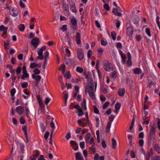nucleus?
<instances>
[{"label":"nucleus","mask_w":160,"mask_h":160,"mask_svg":"<svg viewBox=\"0 0 160 160\" xmlns=\"http://www.w3.org/2000/svg\"><path fill=\"white\" fill-rule=\"evenodd\" d=\"M22 73L23 74H25L28 73L26 70V67L25 66H23L22 68Z\"/></svg>","instance_id":"57"},{"label":"nucleus","mask_w":160,"mask_h":160,"mask_svg":"<svg viewBox=\"0 0 160 160\" xmlns=\"http://www.w3.org/2000/svg\"><path fill=\"white\" fill-rule=\"evenodd\" d=\"M145 160H150V154L148 152L146 154Z\"/></svg>","instance_id":"52"},{"label":"nucleus","mask_w":160,"mask_h":160,"mask_svg":"<svg viewBox=\"0 0 160 160\" xmlns=\"http://www.w3.org/2000/svg\"><path fill=\"white\" fill-rule=\"evenodd\" d=\"M89 143L91 145H95V143L94 142V138H92L90 141H89Z\"/></svg>","instance_id":"56"},{"label":"nucleus","mask_w":160,"mask_h":160,"mask_svg":"<svg viewBox=\"0 0 160 160\" xmlns=\"http://www.w3.org/2000/svg\"><path fill=\"white\" fill-rule=\"evenodd\" d=\"M121 107V104L118 102H117L115 105V108L116 110H119Z\"/></svg>","instance_id":"32"},{"label":"nucleus","mask_w":160,"mask_h":160,"mask_svg":"<svg viewBox=\"0 0 160 160\" xmlns=\"http://www.w3.org/2000/svg\"><path fill=\"white\" fill-rule=\"evenodd\" d=\"M33 72L34 73V74H38L40 73V71L39 69L37 68L34 69L33 70Z\"/></svg>","instance_id":"51"},{"label":"nucleus","mask_w":160,"mask_h":160,"mask_svg":"<svg viewBox=\"0 0 160 160\" xmlns=\"http://www.w3.org/2000/svg\"><path fill=\"white\" fill-rule=\"evenodd\" d=\"M111 76L112 78H115L117 77L116 72L115 71H113V72H112Z\"/></svg>","instance_id":"64"},{"label":"nucleus","mask_w":160,"mask_h":160,"mask_svg":"<svg viewBox=\"0 0 160 160\" xmlns=\"http://www.w3.org/2000/svg\"><path fill=\"white\" fill-rule=\"evenodd\" d=\"M103 68L105 70L109 71L113 70L112 66L110 63L107 60H105L103 62Z\"/></svg>","instance_id":"2"},{"label":"nucleus","mask_w":160,"mask_h":160,"mask_svg":"<svg viewBox=\"0 0 160 160\" xmlns=\"http://www.w3.org/2000/svg\"><path fill=\"white\" fill-rule=\"evenodd\" d=\"M70 144L72 146V147L73 148V149L75 151H76L78 150V147L75 141L73 140L70 141Z\"/></svg>","instance_id":"12"},{"label":"nucleus","mask_w":160,"mask_h":160,"mask_svg":"<svg viewBox=\"0 0 160 160\" xmlns=\"http://www.w3.org/2000/svg\"><path fill=\"white\" fill-rule=\"evenodd\" d=\"M63 8L64 13L68 15L69 12L68 5L66 3H63Z\"/></svg>","instance_id":"9"},{"label":"nucleus","mask_w":160,"mask_h":160,"mask_svg":"<svg viewBox=\"0 0 160 160\" xmlns=\"http://www.w3.org/2000/svg\"><path fill=\"white\" fill-rule=\"evenodd\" d=\"M133 32V27L132 25L127 27V34L129 36H131Z\"/></svg>","instance_id":"8"},{"label":"nucleus","mask_w":160,"mask_h":160,"mask_svg":"<svg viewBox=\"0 0 160 160\" xmlns=\"http://www.w3.org/2000/svg\"><path fill=\"white\" fill-rule=\"evenodd\" d=\"M95 121L96 122V123L95 124L96 127L97 128H98L99 127V120L98 118H95Z\"/></svg>","instance_id":"47"},{"label":"nucleus","mask_w":160,"mask_h":160,"mask_svg":"<svg viewBox=\"0 0 160 160\" xmlns=\"http://www.w3.org/2000/svg\"><path fill=\"white\" fill-rule=\"evenodd\" d=\"M75 39L78 45L80 44L81 43L80 40L81 37L79 33L78 32L76 33Z\"/></svg>","instance_id":"13"},{"label":"nucleus","mask_w":160,"mask_h":160,"mask_svg":"<svg viewBox=\"0 0 160 160\" xmlns=\"http://www.w3.org/2000/svg\"><path fill=\"white\" fill-rule=\"evenodd\" d=\"M32 78L34 79L36 82H39L41 80V77L40 75L35 76L34 74H32Z\"/></svg>","instance_id":"16"},{"label":"nucleus","mask_w":160,"mask_h":160,"mask_svg":"<svg viewBox=\"0 0 160 160\" xmlns=\"http://www.w3.org/2000/svg\"><path fill=\"white\" fill-rule=\"evenodd\" d=\"M132 20L133 23L135 24H137L139 22V18L137 15H132Z\"/></svg>","instance_id":"10"},{"label":"nucleus","mask_w":160,"mask_h":160,"mask_svg":"<svg viewBox=\"0 0 160 160\" xmlns=\"http://www.w3.org/2000/svg\"><path fill=\"white\" fill-rule=\"evenodd\" d=\"M29 77V75L28 73H26L25 74H23L21 78L22 80H25V78H28Z\"/></svg>","instance_id":"44"},{"label":"nucleus","mask_w":160,"mask_h":160,"mask_svg":"<svg viewBox=\"0 0 160 160\" xmlns=\"http://www.w3.org/2000/svg\"><path fill=\"white\" fill-rule=\"evenodd\" d=\"M49 132L48 131H47L46 132L45 134L44 135V137L46 140H47L49 136Z\"/></svg>","instance_id":"58"},{"label":"nucleus","mask_w":160,"mask_h":160,"mask_svg":"<svg viewBox=\"0 0 160 160\" xmlns=\"http://www.w3.org/2000/svg\"><path fill=\"white\" fill-rule=\"evenodd\" d=\"M125 89L124 88H120L118 90V95L122 97L124 95L125 93Z\"/></svg>","instance_id":"18"},{"label":"nucleus","mask_w":160,"mask_h":160,"mask_svg":"<svg viewBox=\"0 0 160 160\" xmlns=\"http://www.w3.org/2000/svg\"><path fill=\"white\" fill-rule=\"evenodd\" d=\"M18 28L20 31H23L25 29V25L24 24H20L18 26Z\"/></svg>","instance_id":"24"},{"label":"nucleus","mask_w":160,"mask_h":160,"mask_svg":"<svg viewBox=\"0 0 160 160\" xmlns=\"http://www.w3.org/2000/svg\"><path fill=\"white\" fill-rule=\"evenodd\" d=\"M8 29L7 27H5L3 25L0 26V31H3L2 34L3 35H5L7 33Z\"/></svg>","instance_id":"14"},{"label":"nucleus","mask_w":160,"mask_h":160,"mask_svg":"<svg viewBox=\"0 0 160 160\" xmlns=\"http://www.w3.org/2000/svg\"><path fill=\"white\" fill-rule=\"evenodd\" d=\"M38 49L39 50L38 51H37V52L38 55V57L37 58L38 59L41 60L43 59V56L42 55L43 51H42V50H40L39 49Z\"/></svg>","instance_id":"19"},{"label":"nucleus","mask_w":160,"mask_h":160,"mask_svg":"<svg viewBox=\"0 0 160 160\" xmlns=\"http://www.w3.org/2000/svg\"><path fill=\"white\" fill-rule=\"evenodd\" d=\"M112 12L116 16L120 17L122 15V14L119 12H118L116 9L113 8L112 10Z\"/></svg>","instance_id":"21"},{"label":"nucleus","mask_w":160,"mask_h":160,"mask_svg":"<svg viewBox=\"0 0 160 160\" xmlns=\"http://www.w3.org/2000/svg\"><path fill=\"white\" fill-rule=\"evenodd\" d=\"M101 90L104 94L106 93L107 92V90L106 88H105L104 86H101L100 87Z\"/></svg>","instance_id":"45"},{"label":"nucleus","mask_w":160,"mask_h":160,"mask_svg":"<svg viewBox=\"0 0 160 160\" xmlns=\"http://www.w3.org/2000/svg\"><path fill=\"white\" fill-rule=\"evenodd\" d=\"M7 8L9 10L10 14L14 17L18 16V9L13 7H8Z\"/></svg>","instance_id":"3"},{"label":"nucleus","mask_w":160,"mask_h":160,"mask_svg":"<svg viewBox=\"0 0 160 160\" xmlns=\"http://www.w3.org/2000/svg\"><path fill=\"white\" fill-rule=\"evenodd\" d=\"M117 48L119 49V48H122V45L121 43V42H118L117 43Z\"/></svg>","instance_id":"62"},{"label":"nucleus","mask_w":160,"mask_h":160,"mask_svg":"<svg viewBox=\"0 0 160 160\" xmlns=\"http://www.w3.org/2000/svg\"><path fill=\"white\" fill-rule=\"evenodd\" d=\"M78 116H81L83 115V113L81 109H79L78 110Z\"/></svg>","instance_id":"63"},{"label":"nucleus","mask_w":160,"mask_h":160,"mask_svg":"<svg viewBox=\"0 0 160 160\" xmlns=\"http://www.w3.org/2000/svg\"><path fill=\"white\" fill-rule=\"evenodd\" d=\"M110 103L109 102H106L102 106V108L103 109L106 108L109 105Z\"/></svg>","instance_id":"43"},{"label":"nucleus","mask_w":160,"mask_h":160,"mask_svg":"<svg viewBox=\"0 0 160 160\" xmlns=\"http://www.w3.org/2000/svg\"><path fill=\"white\" fill-rule=\"evenodd\" d=\"M122 58V62L123 64H125L126 62V57L125 55L121 56Z\"/></svg>","instance_id":"36"},{"label":"nucleus","mask_w":160,"mask_h":160,"mask_svg":"<svg viewBox=\"0 0 160 160\" xmlns=\"http://www.w3.org/2000/svg\"><path fill=\"white\" fill-rule=\"evenodd\" d=\"M25 108H26L25 110V114L27 117L28 118V120H29L30 117L29 116V114H30V111L29 109V108L27 107H25Z\"/></svg>","instance_id":"23"},{"label":"nucleus","mask_w":160,"mask_h":160,"mask_svg":"<svg viewBox=\"0 0 160 160\" xmlns=\"http://www.w3.org/2000/svg\"><path fill=\"white\" fill-rule=\"evenodd\" d=\"M21 86L22 88H26L28 87V83L27 82H24L21 83Z\"/></svg>","instance_id":"35"},{"label":"nucleus","mask_w":160,"mask_h":160,"mask_svg":"<svg viewBox=\"0 0 160 160\" xmlns=\"http://www.w3.org/2000/svg\"><path fill=\"white\" fill-rule=\"evenodd\" d=\"M67 41L68 42V44L69 46L71 45L72 42L71 37H70L67 34L66 35Z\"/></svg>","instance_id":"27"},{"label":"nucleus","mask_w":160,"mask_h":160,"mask_svg":"<svg viewBox=\"0 0 160 160\" xmlns=\"http://www.w3.org/2000/svg\"><path fill=\"white\" fill-rule=\"evenodd\" d=\"M111 36L113 40L115 41L116 39V33L114 31L112 32L111 33Z\"/></svg>","instance_id":"37"},{"label":"nucleus","mask_w":160,"mask_h":160,"mask_svg":"<svg viewBox=\"0 0 160 160\" xmlns=\"http://www.w3.org/2000/svg\"><path fill=\"white\" fill-rule=\"evenodd\" d=\"M70 22L71 24L70 26L71 28L74 31L77 29L78 23L76 19L74 17L72 18L71 19Z\"/></svg>","instance_id":"4"},{"label":"nucleus","mask_w":160,"mask_h":160,"mask_svg":"<svg viewBox=\"0 0 160 160\" xmlns=\"http://www.w3.org/2000/svg\"><path fill=\"white\" fill-rule=\"evenodd\" d=\"M154 135L149 134V136L148 139V144H150L151 143V141L152 140L155 139V138Z\"/></svg>","instance_id":"20"},{"label":"nucleus","mask_w":160,"mask_h":160,"mask_svg":"<svg viewBox=\"0 0 160 160\" xmlns=\"http://www.w3.org/2000/svg\"><path fill=\"white\" fill-rule=\"evenodd\" d=\"M97 87V83L95 82V90L94 89L93 86L90 85L85 88V92L86 93L88 92L90 97L92 99L95 98L94 95V92L96 91Z\"/></svg>","instance_id":"1"},{"label":"nucleus","mask_w":160,"mask_h":160,"mask_svg":"<svg viewBox=\"0 0 160 160\" xmlns=\"http://www.w3.org/2000/svg\"><path fill=\"white\" fill-rule=\"evenodd\" d=\"M16 111L18 114H22L24 111L23 108L21 106L17 107L16 108Z\"/></svg>","instance_id":"11"},{"label":"nucleus","mask_w":160,"mask_h":160,"mask_svg":"<svg viewBox=\"0 0 160 160\" xmlns=\"http://www.w3.org/2000/svg\"><path fill=\"white\" fill-rule=\"evenodd\" d=\"M64 77H66L68 79H70L71 77V75L69 73V72H67L65 75H64Z\"/></svg>","instance_id":"61"},{"label":"nucleus","mask_w":160,"mask_h":160,"mask_svg":"<svg viewBox=\"0 0 160 160\" xmlns=\"http://www.w3.org/2000/svg\"><path fill=\"white\" fill-rule=\"evenodd\" d=\"M101 45L104 46L106 45L108 43L106 41H105L103 39L101 40Z\"/></svg>","instance_id":"55"},{"label":"nucleus","mask_w":160,"mask_h":160,"mask_svg":"<svg viewBox=\"0 0 160 160\" xmlns=\"http://www.w3.org/2000/svg\"><path fill=\"white\" fill-rule=\"evenodd\" d=\"M111 122H108V123L107 125L106 128V132L107 133H108L109 132V131H110V128L111 127Z\"/></svg>","instance_id":"31"},{"label":"nucleus","mask_w":160,"mask_h":160,"mask_svg":"<svg viewBox=\"0 0 160 160\" xmlns=\"http://www.w3.org/2000/svg\"><path fill=\"white\" fill-rule=\"evenodd\" d=\"M75 158L76 160H83L81 153L80 152H77L75 153Z\"/></svg>","instance_id":"15"},{"label":"nucleus","mask_w":160,"mask_h":160,"mask_svg":"<svg viewBox=\"0 0 160 160\" xmlns=\"http://www.w3.org/2000/svg\"><path fill=\"white\" fill-rule=\"evenodd\" d=\"M141 69L139 68H136L133 70V72L135 74H139L141 72Z\"/></svg>","instance_id":"22"},{"label":"nucleus","mask_w":160,"mask_h":160,"mask_svg":"<svg viewBox=\"0 0 160 160\" xmlns=\"http://www.w3.org/2000/svg\"><path fill=\"white\" fill-rule=\"evenodd\" d=\"M154 148L157 152H158V153H159V152L160 151V148L158 146V145L157 144H156L154 145Z\"/></svg>","instance_id":"34"},{"label":"nucleus","mask_w":160,"mask_h":160,"mask_svg":"<svg viewBox=\"0 0 160 160\" xmlns=\"http://www.w3.org/2000/svg\"><path fill=\"white\" fill-rule=\"evenodd\" d=\"M112 148L113 149H115L116 148V146L117 145V142L116 140L113 138H112Z\"/></svg>","instance_id":"29"},{"label":"nucleus","mask_w":160,"mask_h":160,"mask_svg":"<svg viewBox=\"0 0 160 160\" xmlns=\"http://www.w3.org/2000/svg\"><path fill=\"white\" fill-rule=\"evenodd\" d=\"M127 66L130 67L132 66V62L131 61V59H128V60L127 62Z\"/></svg>","instance_id":"49"},{"label":"nucleus","mask_w":160,"mask_h":160,"mask_svg":"<svg viewBox=\"0 0 160 160\" xmlns=\"http://www.w3.org/2000/svg\"><path fill=\"white\" fill-rule=\"evenodd\" d=\"M72 60L70 58L65 59L66 64L67 65L69 64L70 63H71L72 62Z\"/></svg>","instance_id":"46"},{"label":"nucleus","mask_w":160,"mask_h":160,"mask_svg":"<svg viewBox=\"0 0 160 160\" xmlns=\"http://www.w3.org/2000/svg\"><path fill=\"white\" fill-rule=\"evenodd\" d=\"M16 92V90L15 88H12L10 91V94L11 96H14Z\"/></svg>","instance_id":"50"},{"label":"nucleus","mask_w":160,"mask_h":160,"mask_svg":"<svg viewBox=\"0 0 160 160\" xmlns=\"http://www.w3.org/2000/svg\"><path fill=\"white\" fill-rule=\"evenodd\" d=\"M114 118L115 116L114 115L112 114L109 117V121L108 122H111V124L112 122L113 121Z\"/></svg>","instance_id":"40"},{"label":"nucleus","mask_w":160,"mask_h":160,"mask_svg":"<svg viewBox=\"0 0 160 160\" xmlns=\"http://www.w3.org/2000/svg\"><path fill=\"white\" fill-rule=\"evenodd\" d=\"M32 44L34 46L35 48H37L39 43V39L37 38H35L32 39L31 41Z\"/></svg>","instance_id":"7"},{"label":"nucleus","mask_w":160,"mask_h":160,"mask_svg":"<svg viewBox=\"0 0 160 160\" xmlns=\"http://www.w3.org/2000/svg\"><path fill=\"white\" fill-rule=\"evenodd\" d=\"M130 155L132 158H134L135 155L134 151L132 150L130 152Z\"/></svg>","instance_id":"60"},{"label":"nucleus","mask_w":160,"mask_h":160,"mask_svg":"<svg viewBox=\"0 0 160 160\" xmlns=\"http://www.w3.org/2000/svg\"><path fill=\"white\" fill-rule=\"evenodd\" d=\"M22 131L24 133V135L26 138L27 139V128L26 126H24L22 127Z\"/></svg>","instance_id":"26"},{"label":"nucleus","mask_w":160,"mask_h":160,"mask_svg":"<svg viewBox=\"0 0 160 160\" xmlns=\"http://www.w3.org/2000/svg\"><path fill=\"white\" fill-rule=\"evenodd\" d=\"M69 5L70 7V10L73 13H76V8L73 0H71V1L69 0Z\"/></svg>","instance_id":"5"},{"label":"nucleus","mask_w":160,"mask_h":160,"mask_svg":"<svg viewBox=\"0 0 160 160\" xmlns=\"http://www.w3.org/2000/svg\"><path fill=\"white\" fill-rule=\"evenodd\" d=\"M67 25L66 24L63 25L60 28V29L63 31H64L67 30Z\"/></svg>","instance_id":"41"},{"label":"nucleus","mask_w":160,"mask_h":160,"mask_svg":"<svg viewBox=\"0 0 160 160\" xmlns=\"http://www.w3.org/2000/svg\"><path fill=\"white\" fill-rule=\"evenodd\" d=\"M156 132L155 128H151L149 134L154 135Z\"/></svg>","instance_id":"42"},{"label":"nucleus","mask_w":160,"mask_h":160,"mask_svg":"<svg viewBox=\"0 0 160 160\" xmlns=\"http://www.w3.org/2000/svg\"><path fill=\"white\" fill-rule=\"evenodd\" d=\"M82 106L83 105V108L86 111L87 110V108L86 107V100L84 98L83 99V103H81Z\"/></svg>","instance_id":"33"},{"label":"nucleus","mask_w":160,"mask_h":160,"mask_svg":"<svg viewBox=\"0 0 160 160\" xmlns=\"http://www.w3.org/2000/svg\"><path fill=\"white\" fill-rule=\"evenodd\" d=\"M88 82L89 83L91 84V85H93L94 86V84H93V81L92 79L91 78H87Z\"/></svg>","instance_id":"39"},{"label":"nucleus","mask_w":160,"mask_h":160,"mask_svg":"<svg viewBox=\"0 0 160 160\" xmlns=\"http://www.w3.org/2000/svg\"><path fill=\"white\" fill-rule=\"evenodd\" d=\"M104 8L107 11H109L110 10L109 6L108 4L105 3L104 5Z\"/></svg>","instance_id":"59"},{"label":"nucleus","mask_w":160,"mask_h":160,"mask_svg":"<svg viewBox=\"0 0 160 160\" xmlns=\"http://www.w3.org/2000/svg\"><path fill=\"white\" fill-rule=\"evenodd\" d=\"M94 146L95 145H91V146L89 147V150L93 154H94L96 152V149L94 148Z\"/></svg>","instance_id":"30"},{"label":"nucleus","mask_w":160,"mask_h":160,"mask_svg":"<svg viewBox=\"0 0 160 160\" xmlns=\"http://www.w3.org/2000/svg\"><path fill=\"white\" fill-rule=\"evenodd\" d=\"M77 57L78 59L81 61L84 58V52L81 49H78L77 52Z\"/></svg>","instance_id":"6"},{"label":"nucleus","mask_w":160,"mask_h":160,"mask_svg":"<svg viewBox=\"0 0 160 160\" xmlns=\"http://www.w3.org/2000/svg\"><path fill=\"white\" fill-rule=\"evenodd\" d=\"M145 32L148 36L150 37L151 36L150 31L149 28H146L145 30Z\"/></svg>","instance_id":"54"},{"label":"nucleus","mask_w":160,"mask_h":160,"mask_svg":"<svg viewBox=\"0 0 160 160\" xmlns=\"http://www.w3.org/2000/svg\"><path fill=\"white\" fill-rule=\"evenodd\" d=\"M134 122H135V120L134 119V118H133L132 120L131 125L129 128V129L130 130H131L132 129V128L134 125Z\"/></svg>","instance_id":"48"},{"label":"nucleus","mask_w":160,"mask_h":160,"mask_svg":"<svg viewBox=\"0 0 160 160\" xmlns=\"http://www.w3.org/2000/svg\"><path fill=\"white\" fill-rule=\"evenodd\" d=\"M76 71L77 72L81 73L83 72V69L82 68L78 67L76 68Z\"/></svg>","instance_id":"38"},{"label":"nucleus","mask_w":160,"mask_h":160,"mask_svg":"<svg viewBox=\"0 0 160 160\" xmlns=\"http://www.w3.org/2000/svg\"><path fill=\"white\" fill-rule=\"evenodd\" d=\"M40 128L41 129V131L42 132H43L45 131L46 128V126L44 125L42 123H40Z\"/></svg>","instance_id":"25"},{"label":"nucleus","mask_w":160,"mask_h":160,"mask_svg":"<svg viewBox=\"0 0 160 160\" xmlns=\"http://www.w3.org/2000/svg\"><path fill=\"white\" fill-rule=\"evenodd\" d=\"M16 71L17 74H19L21 72V67L20 66H18L17 68Z\"/></svg>","instance_id":"53"},{"label":"nucleus","mask_w":160,"mask_h":160,"mask_svg":"<svg viewBox=\"0 0 160 160\" xmlns=\"http://www.w3.org/2000/svg\"><path fill=\"white\" fill-rule=\"evenodd\" d=\"M48 118L49 119H51L52 121H51L50 123V126L52 128V130H54L55 128V124L53 121V120L54 119V118H51L49 116L48 117Z\"/></svg>","instance_id":"17"},{"label":"nucleus","mask_w":160,"mask_h":160,"mask_svg":"<svg viewBox=\"0 0 160 160\" xmlns=\"http://www.w3.org/2000/svg\"><path fill=\"white\" fill-rule=\"evenodd\" d=\"M91 135L90 133L87 134L85 136V139L86 142L88 143L89 141Z\"/></svg>","instance_id":"28"}]
</instances>
